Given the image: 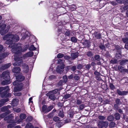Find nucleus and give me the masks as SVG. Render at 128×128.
<instances>
[{
	"mask_svg": "<svg viewBox=\"0 0 128 128\" xmlns=\"http://www.w3.org/2000/svg\"><path fill=\"white\" fill-rule=\"evenodd\" d=\"M4 90H5V91L4 92L2 93L1 95V96L2 98L4 97H7V93L8 91L9 90V88L8 90H6V89Z\"/></svg>",
	"mask_w": 128,
	"mask_h": 128,
	"instance_id": "obj_20",
	"label": "nucleus"
},
{
	"mask_svg": "<svg viewBox=\"0 0 128 128\" xmlns=\"http://www.w3.org/2000/svg\"><path fill=\"white\" fill-rule=\"evenodd\" d=\"M128 62V60H122L120 62V65H123Z\"/></svg>",
	"mask_w": 128,
	"mask_h": 128,
	"instance_id": "obj_25",
	"label": "nucleus"
},
{
	"mask_svg": "<svg viewBox=\"0 0 128 128\" xmlns=\"http://www.w3.org/2000/svg\"><path fill=\"white\" fill-rule=\"evenodd\" d=\"M3 39L6 40V44H9L8 47L12 48V52L14 53V60L15 62L13 65L14 66H18L22 64L23 62L21 57L19 56L20 53L26 51L28 48V46L26 45L22 47V44L15 43L14 42L18 41L20 38L16 35H14L12 34H8L3 37Z\"/></svg>",
	"mask_w": 128,
	"mask_h": 128,
	"instance_id": "obj_1",
	"label": "nucleus"
},
{
	"mask_svg": "<svg viewBox=\"0 0 128 128\" xmlns=\"http://www.w3.org/2000/svg\"><path fill=\"white\" fill-rule=\"evenodd\" d=\"M99 47L100 49L102 50H105V48L104 45L102 44H100L99 46Z\"/></svg>",
	"mask_w": 128,
	"mask_h": 128,
	"instance_id": "obj_48",
	"label": "nucleus"
},
{
	"mask_svg": "<svg viewBox=\"0 0 128 128\" xmlns=\"http://www.w3.org/2000/svg\"><path fill=\"white\" fill-rule=\"evenodd\" d=\"M8 100L9 99L8 98L2 99L0 101V104L2 106L4 105L5 103L8 101Z\"/></svg>",
	"mask_w": 128,
	"mask_h": 128,
	"instance_id": "obj_15",
	"label": "nucleus"
},
{
	"mask_svg": "<svg viewBox=\"0 0 128 128\" xmlns=\"http://www.w3.org/2000/svg\"><path fill=\"white\" fill-rule=\"evenodd\" d=\"M20 70V68L19 67H15L12 69V72L15 73H19Z\"/></svg>",
	"mask_w": 128,
	"mask_h": 128,
	"instance_id": "obj_12",
	"label": "nucleus"
},
{
	"mask_svg": "<svg viewBox=\"0 0 128 128\" xmlns=\"http://www.w3.org/2000/svg\"><path fill=\"white\" fill-rule=\"evenodd\" d=\"M54 115V113L51 112L47 115V117L48 118H52Z\"/></svg>",
	"mask_w": 128,
	"mask_h": 128,
	"instance_id": "obj_51",
	"label": "nucleus"
},
{
	"mask_svg": "<svg viewBox=\"0 0 128 128\" xmlns=\"http://www.w3.org/2000/svg\"><path fill=\"white\" fill-rule=\"evenodd\" d=\"M82 68V65L80 64H79L78 65L77 68L78 69H81Z\"/></svg>",
	"mask_w": 128,
	"mask_h": 128,
	"instance_id": "obj_64",
	"label": "nucleus"
},
{
	"mask_svg": "<svg viewBox=\"0 0 128 128\" xmlns=\"http://www.w3.org/2000/svg\"><path fill=\"white\" fill-rule=\"evenodd\" d=\"M64 56V55L63 54L61 53H59L58 54L57 56V57L59 58H60L63 57Z\"/></svg>",
	"mask_w": 128,
	"mask_h": 128,
	"instance_id": "obj_45",
	"label": "nucleus"
},
{
	"mask_svg": "<svg viewBox=\"0 0 128 128\" xmlns=\"http://www.w3.org/2000/svg\"><path fill=\"white\" fill-rule=\"evenodd\" d=\"M1 78H3L4 79H10V72L8 71H6L4 72L0 75Z\"/></svg>",
	"mask_w": 128,
	"mask_h": 128,
	"instance_id": "obj_4",
	"label": "nucleus"
},
{
	"mask_svg": "<svg viewBox=\"0 0 128 128\" xmlns=\"http://www.w3.org/2000/svg\"><path fill=\"white\" fill-rule=\"evenodd\" d=\"M26 117V115L24 114H20V118H21V119L22 120L25 119Z\"/></svg>",
	"mask_w": 128,
	"mask_h": 128,
	"instance_id": "obj_37",
	"label": "nucleus"
},
{
	"mask_svg": "<svg viewBox=\"0 0 128 128\" xmlns=\"http://www.w3.org/2000/svg\"><path fill=\"white\" fill-rule=\"evenodd\" d=\"M58 91V89H55L49 92L47 94V96H48L49 98L52 100H54L56 99L55 94H56Z\"/></svg>",
	"mask_w": 128,
	"mask_h": 128,
	"instance_id": "obj_3",
	"label": "nucleus"
},
{
	"mask_svg": "<svg viewBox=\"0 0 128 128\" xmlns=\"http://www.w3.org/2000/svg\"><path fill=\"white\" fill-rule=\"evenodd\" d=\"M53 106L51 105L47 108V112L51 110H52L53 108Z\"/></svg>",
	"mask_w": 128,
	"mask_h": 128,
	"instance_id": "obj_33",
	"label": "nucleus"
},
{
	"mask_svg": "<svg viewBox=\"0 0 128 128\" xmlns=\"http://www.w3.org/2000/svg\"><path fill=\"white\" fill-rule=\"evenodd\" d=\"M13 123L10 124H8L7 126L8 128H12L14 127L15 125L14 124V123L13 122Z\"/></svg>",
	"mask_w": 128,
	"mask_h": 128,
	"instance_id": "obj_38",
	"label": "nucleus"
},
{
	"mask_svg": "<svg viewBox=\"0 0 128 128\" xmlns=\"http://www.w3.org/2000/svg\"><path fill=\"white\" fill-rule=\"evenodd\" d=\"M83 44L86 46H88V42L87 40H85L84 42L82 43Z\"/></svg>",
	"mask_w": 128,
	"mask_h": 128,
	"instance_id": "obj_49",
	"label": "nucleus"
},
{
	"mask_svg": "<svg viewBox=\"0 0 128 128\" xmlns=\"http://www.w3.org/2000/svg\"><path fill=\"white\" fill-rule=\"evenodd\" d=\"M34 54V53L32 52H29L23 55L24 57H29L32 56Z\"/></svg>",
	"mask_w": 128,
	"mask_h": 128,
	"instance_id": "obj_11",
	"label": "nucleus"
},
{
	"mask_svg": "<svg viewBox=\"0 0 128 128\" xmlns=\"http://www.w3.org/2000/svg\"><path fill=\"white\" fill-rule=\"evenodd\" d=\"M18 99H14L12 102V105L14 106H17L18 104Z\"/></svg>",
	"mask_w": 128,
	"mask_h": 128,
	"instance_id": "obj_13",
	"label": "nucleus"
},
{
	"mask_svg": "<svg viewBox=\"0 0 128 128\" xmlns=\"http://www.w3.org/2000/svg\"><path fill=\"white\" fill-rule=\"evenodd\" d=\"M94 74L96 75V76H99L101 75L100 73L97 71H95L94 72Z\"/></svg>",
	"mask_w": 128,
	"mask_h": 128,
	"instance_id": "obj_47",
	"label": "nucleus"
},
{
	"mask_svg": "<svg viewBox=\"0 0 128 128\" xmlns=\"http://www.w3.org/2000/svg\"><path fill=\"white\" fill-rule=\"evenodd\" d=\"M73 32H72L71 30L67 31L65 33V34L69 37L71 36H72V34H73L74 33Z\"/></svg>",
	"mask_w": 128,
	"mask_h": 128,
	"instance_id": "obj_17",
	"label": "nucleus"
},
{
	"mask_svg": "<svg viewBox=\"0 0 128 128\" xmlns=\"http://www.w3.org/2000/svg\"><path fill=\"white\" fill-rule=\"evenodd\" d=\"M122 40L126 44L128 43V38H124L122 39Z\"/></svg>",
	"mask_w": 128,
	"mask_h": 128,
	"instance_id": "obj_52",
	"label": "nucleus"
},
{
	"mask_svg": "<svg viewBox=\"0 0 128 128\" xmlns=\"http://www.w3.org/2000/svg\"><path fill=\"white\" fill-rule=\"evenodd\" d=\"M95 78L98 80L100 81L102 80L100 76H96Z\"/></svg>",
	"mask_w": 128,
	"mask_h": 128,
	"instance_id": "obj_59",
	"label": "nucleus"
},
{
	"mask_svg": "<svg viewBox=\"0 0 128 128\" xmlns=\"http://www.w3.org/2000/svg\"><path fill=\"white\" fill-rule=\"evenodd\" d=\"M108 123L107 121H100L99 122L98 126L100 128L104 127L106 128L108 126Z\"/></svg>",
	"mask_w": 128,
	"mask_h": 128,
	"instance_id": "obj_5",
	"label": "nucleus"
},
{
	"mask_svg": "<svg viewBox=\"0 0 128 128\" xmlns=\"http://www.w3.org/2000/svg\"><path fill=\"white\" fill-rule=\"evenodd\" d=\"M115 124L114 122H112L110 123L109 126L110 127L112 128L115 126Z\"/></svg>",
	"mask_w": 128,
	"mask_h": 128,
	"instance_id": "obj_44",
	"label": "nucleus"
},
{
	"mask_svg": "<svg viewBox=\"0 0 128 128\" xmlns=\"http://www.w3.org/2000/svg\"><path fill=\"white\" fill-rule=\"evenodd\" d=\"M107 119L109 121H112L114 120V117L112 116H110L108 117Z\"/></svg>",
	"mask_w": 128,
	"mask_h": 128,
	"instance_id": "obj_31",
	"label": "nucleus"
},
{
	"mask_svg": "<svg viewBox=\"0 0 128 128\" xmlns=\"http://www.w3.org/2000/svg\"><path fill=\"white\" fill-rule=\"evenodd\" d=\"M120 100L117 99L116 100V104L114 105V109L118 110V112L120 113Z\"/></svg>",
	"mask_w": 128,
	"mask_h": 128,
	"instance_id": "obj_6",
	"label": "nucleus"
},
{
	"mask_svg": "<svg viewBox=\"0 0 128 128\" xmlns=\"http://www.w3.org/2000/svg\"><path fill=\"white\" fill-rule=\"evenodd\" d=\"M95 60L98 61H100V57L99 55H96L94 56Z\"/></svg>",
	"mask_w": 128,
	"mask_h": 128,
	"instance_id": "obj_32",
	"label": "nucleus"
},
{
	"mask_svg": "<svg viewBox=\"0 0 128 128\" xmlns=\"http://www.w3.org/2000/svg\"><path fill=\"white\" fill-rule=\"evenodd\" d=\"M55 78L56 77L52 75L49 76V78L51 80L53 78Z\"/></svg>",
	"mask_w": 128,
	"mask_h": 128,
	"instance_id": "obj_60",
	"label": "nucleus"
},
{
	"mask_svg": "<svg viewBox=\"0 0 128 128\" xmlns=\"http://www.w3.org/2000/svg\"><path fill=\"white\" fill-rule=\"evenodd\" d=\"M82 102V101L81 100H78L77 101L76 104L78 105H80L81 104Z\"/></svg>",
	"mask_w": 128,
	"mask_h": 128,
	"instance_id": "obj_56",
	"label": "nucleus"
},
{
	"mask_svg": "<svg viewBox=\"0 0 128 128\" xmlns=\"http://www.w3.org/2000/svg\"><path fill=\"white\" fill-rule=\"evenodd\" d=\"M64 60H62L61 59H59L58 61V64H62H62H63V63H64Z\"/></svg>",
	"mask_w": 128,
	"mask_h": 128,
	"instance_id": "obj_35",
	"label": "nucleus"
},
{
	"mask_svg": "<svg viewBox=\"0 0 128 128\" xmlns=\"http://www.w3.org/2000/svg\"><path fill=\"white\" fill-rule=\"evenodd\" d=\"M27 119L29 121H31L32 119V118L31 116H28V117Z\"/></svg>",
	"mask_w": 128,
	"mask_h": 128,
	"instance_id": "obj_61",
	"label": "nucleus"
},
{
	"mask_svg": "<svg viewBox=\"0 0 128 128\" xmlns=\"http://www.w3.org/2000/svg\"><path fill=\"white\" fill-rule=\"evenodd\" d=\"M6 25L5 24H2L0 27V34L2 35H4L6 33L10 28L9 26L6 27Z\"/></svg>",
	"mask_w": 128,
	"mask_h": 128,
	"instance_id": "obj_2",
	"label": "nucleus"
},
{
	"mask_svg": "<svg viewBox=\"0 0 128 128\" xmlns=\"http://www.w3.org/2000/svg\"><path fill=\"white\" fill-rule=\"evenodd\" d=\"M9 89V86H4L0 88V93L4 90L6 89V90H8Z\"/></svg>",
	"mask_w": 128,
	"mask_h": 128,
	"instance_id": "obj_26",
	"label": "nucleus"
},
{
	"mask_svg": "<svg viewBox=\"0 0 128 128\" xmlns=\"http://www.w3.org/2000/svg\"><path fill=\"white\" fill-rule=\"evenodd\" d=\"M110 62L111 63L113 64H115L118 63V60H117L116 59L111 60H110Z\"/></svg>",
	"mask_w": 128,
	"mask_h": 128,
	"instance_id": "obj_36",
	"label": "nucleus"
},
{
	"mask_svg": "<svg viewBox=\"0 0 128 128\" xmlns=\"http://www.w3.org/2000/svg\"><path fill=\"white\" fill-rule=\"evenodd\" d=\"M13 117L11 115H9L7 116L4 118V120H7V122L8 123H12L14 122L12 120Z\"/></svg>",
	"mask_w": 128,
	"mask_h": 128,
	"instance_id": "obj_8",
	"label": "nucleus"
},
{
	"mask_svg": "<svg viewBox=\"0 0 128 128\" xmlns=\"http://www.w3.org/2000/svg\"><path fill=\"white\" fill-rule=\"evenodd\" d=\"M11 66V64L10 63L6 64L2 66L1 68L3 70H4L8 68Z\"/></svg>",
	"mask_w": 128,
	"mask_h": 128,
	"instance_id": "obj_19",
	"label": "nucleus"
},
{
	"mask_svg": "<svg viewBox=\"0 0 128 128\" xmlns=\"http://www.w3.org/2000/svg\"><path fill=\"white\" fill-rule=\"evenodd\" d=\"M4 80H3L2 82V84L3 85H4L6 84H8V82L10 80L7 79H4Z\"/></svg>",
	"mask_w": 128,
	"mask_h": 128,
	"instance_id": "obj_23",
	"label": "nucleus"
},
{
	"mask_svg": "<svg viewBox=\"0 0 128 128\" xmlns=\"http://www.w3.org/2000/svg\"><path fill=\"white\" fill-rule=\"evenodd\" d=\"M64 65H59L58 66L56 69V71L60 74H62L63 72V70L64 68Z\"/></svg>",
	"mask_w": 128,
	"mask_h": 128,
	"instance_id": "obj_7",
	"label": "nucleus"
},
{
	"mask_svg": "<svg viewBox=\"0 0 128 128\" xmlns=\"http://www.w3.org/2000/svg\"><path fill=\"white\" fill-rule=\"evenodd\" d=\"M98 118L100 120H104L106 118V117L103 116H98Z\"/></svg>",
	"mask_w": 128,
	"mask_h": 128,
	"instance_id": "obj_46",
	"label": "nucleus"
},
{
	"mask_svg": "<svg viewBox=\"0 0 128 128\" xmlns=\"http://www.w3.org/2000/svg\"><path fill=\"white\" fill-rule=\"evenodd\" d=\"M84 107V104H82L79 106V108L80 110H83Z\"/></svg>",
	"mask_w": 128,
	"mask_h": 128,
	"instance_id": "obj_54",
	"label": "nucleus"
},
{
	"mask_svg": "<svg viewBox=\"0 0 128 128\" xmlns=\"http://www.w3.org/2000/svg\"><path fill=\"white\" fill-rule=\"evenodd\" d=\"M109 86L111 89L113 90L115 88V87L114 85L111 83L110 84Z\"/></svg>",
	"mask_w": 128,
	"mask_h": 128,
	"instance_id": "obj_53",
	"label": "nucleus"
},
{
	"mask_svg": "<svg viewBox=\"0 0 128 128\" xmlns=\"http://www.w3.org/2000/svg\"><path fill=\"white\" fill-rule=\"evenodd\" d=\"M71 96L72 94H66L64 95V99H66L70 97Z\"/></svg>",
	"mask_w": 128,
	"mask_h": 128,
	"instance_id": "obj_28",
	"label": "nucleus"
},
{
	"mask_svg": "<svg viewBox=\"0 0 128 128\" xmlns=\"http://www.w3.org/2000/svg\"><path fill=\"white\" fill-rule=\"evenodd\" d=\"M23 68V71L25 73L28 72L29 70V68L28 64H24L22 65Z\"/></svg>",
	"mask_w": 128,
	"mask_h": 128,
	"instance_id": "obj_9",
	"label": "nucleus"
},
{
	"mask_svg": "<svg viewBox=\"0 0 128 128\" xmlns=\"http://www.w3.org/2000/svg\"><path fill=\"white\" fill-rule=\"evenodd\" d=\"M70 40L72 42L74 43L77 42V38L75 37H72L70 38Z\"/></svg>",
	"mask_w": 128,
	"mask_h": 128,
	"instance_id": "obj_34",
	"label": "nucleus"
},
{
	"mask_svg": "<svg viewBox=\"0 0 128 128\" xmlns=\"http://www.w3.org/2000/svg\"><path fill=\"white\" fill-rule=\"evenodd\" d=\"M63 78L64 82L66 83L68 80V78L67 76H63Z\"/></svg>",
	"mask_w": 128,
	"mask_h": 128,
	"instance_id": "obj_50",
	"label": "nucleus"
},
{
	"mask_svg": "<svg viewBox=\"0 0 128 128\" xmlns=\"http://www.w3.org/2000/svg\"><path fill=\"white\" fill-rule=\"evenodd\" d=\"M59 112L58 113V116L61 117L63 118L64 116V114L63 113V111L62 109H60L59 110Z\"/></svg>",
	"mask_w": 128,
	"mask_h": 128,
	"instance_id": "obj_22",
	"label": "nucleus"
},
{
	"mask_svg": "<svg viewBox=\"0 0 128 128\" xmlns=\"http://www.w3.org/2000/svg\"><path fill=\"white\" fill-rule=\"evenodd\" d=\"M74 79L76 80H78L79 78V77L78 76L76 75L74 77Z\"/></svg>",
	"mask_w": 128,
	"mask_h": 128,
	"instance_id": "obj_62",
	"label": "nucleus"
},
{
	"mask_svg": "<svg viewBox=\"0 0 128 128\" xmlns=\"http://www.w3.org/2000/svg\"><path fill=\"white\" fill-rule=\"evenodd\" d=\"M16 80L19 82H21L24 80L25 79L24 77L21 75H19L16 77Z\"/></svg>",
	"mask_w": 128,
	"mask_h": 128,
	"instance_id": "obj_10",
	"label": "nucleus"
},
{
	"mask_svg": "<svg viewBox=\"0 0 128 128\" xmlns=\"http://www.w3.org/2000/svg\"><path fill=\"white\" fill-rule=\"evenodd\" d=\"M78 52L71 53V58L72 60L74 59L78 56Z\"/></svg>",
	"mask_w": 128,
	"mask_h": 128,
	"instance_id": "obj_14",
	"label": "nucleus"
},
{
	"mask_svg": "<svg viewBox=\"0 0 128 128\" xmlns=\"http://www.w3.org/2000/svg\"><path fill=\"white\" fill-rule=\"evenodd\" d=\"M115 118L117 120H119L120 118V114L118 113H116L114 114Z\"/></svg>",
	"mask_w": 128,
	"mask_h": 128,
	"instance_id": "obj_30",
	"label": "nucleus"
},
{
	"mask_svg": "<svg viewBox=\"0 0 128 128\" xmlns=\"http://www.w3.org/2000/svg\"><path fill=\"white\" fill-rule=\"evenodd\" d=\"M10 111H8L7 112L3 113L0 115V118H3L5 117L7 114H9L10 112Z\"/></svg>",
	"mask_w": 128,
	"mask_h": 128,
	"instance_id": "obj_21",
	"label": "nucleus"
},
{
	"mask_svg": "<svg viewBox=\"0 0 128 128\" xmlns=\"http://www.w3.org/2000/svg\"><path fill=\"white\" fill-rule=\"evenodd\" d=\"M91 67L90 65L88 64L86 65L85 68L89 70Z\"/></svg>",
	"mask_w": 128,
	"mask_h": 128,
	"instance_id": "obj_55",
	"label": "nucleus"
},
{
	"mask_svg": "<svg viewBox=\"0 0 128 128\" xmlns=\"http://www.w3.org/2000/svg\"><path fill=\"white\" fill-rule=\"evenodd\" d=\"M71 70L73 71H74L76 70V66H73L71 68Z\"/></svg>",
	"mask_w": 128,
	"mask_h": 128,
	"instance_id": "obj_57",
	"label": "nucleus"
},
{
	"mask_svg": "<svg viewBox=\"0 0 128 128\" xmlns=\"http://www.w3.org/2000/svg\"><path fill=\"white\" fill-rule=\"evenodd\" d=\"M128 92L126 91H120V96L126 95L128 94Z\"/></svg>",
	"mask_w": 128,
	"mask_h": 128,
	"instance_id": "obj_41",
	"label": "nucleus"
},
{
	"mask_svg": "<svg viewBox=\"0 0 128 128\" xmlns=\"http://www.w3.org/2000/svg\"><path fill=\"white\" fill-rule=\"evenodd\" d=\"M10 106H4L2 108L1 110L2 112H5L7 111H9L8 110V109L10 108Z\"/></svg>",
	"mask_w": 128,
	"mask_h": 128,
	"instance_id": "obj_16",
	"label": "nucleus"
},
{
	"mask_svg": "<svg viewBox=\"0 0 128 128\" xmlns=\"http://www.w3.org/2000/svg\"><path fill=\"white\" fill-rule=\"evenodd\" d=\"M28 36V35L26 34H25L24 36H23L22 38L23 39H25L26 38H27Z\"/></svg>",
	"mask_w": 128,
	"mask_h": 128,
	"instance_id": "obj_63",
	"label": "nucleus"
},
{
	"mask_svg": "<svg viewBox=\"0 0 128 128\" xmlns=\"http://www.w3.org/2000/svg\"><path fill=\"white\" fill-rule=\"evenodd\" d=\"M94 34V36L97 39H100L101 38V34L100 33H98L97 32H95Z\"/></svg>",
	"mask_w": 128,
	"mask_h": 128,
	"instance_id": "obj_18",
	"label": "nucleus"
},
{
	"mask_svg": "<svg viewBox=\"0 0 128 128\" xmlns=\"http://www.w3.org/2000/svg\"><path fill=\"white\" fill-rule=\"evenodd\" d=\"M9 54V53L8 52H4V53L0 54V55H2V58H3L4 57H6L8 56Z\"/></svg>",
	"mask_w": 128,
	"mask_h": 128,
	"instance_id": "obj_40",
	"label": "nucleus"
},
{
	"mask_svg": "<svg viewBox=\"0 0 128 128\" xmlns=\"http://www.w3.org/2000/svg\"><path fill=\"white\" fill-rule=\"evenodd\" d=\"M29 49L30 50H36V48L34 47V45H32L30 47Z\"/></svg>",
	"mask_w": 128,
	"mask_h": 128,
	"instance_id": "obj_42",
	"label": "nucleus"
},
{
	"mask_svg": "<svg viewBox=\"0 0 128 128\" xmlns=\"http://www.w3.org/2000/svg\"><path fill=\"white\" fill-rule=\"evenodd\" d=\"M53 120L55 122H58L61 120L60 118L57 116H54L53 118Z\"/></svg>",
	"mask_w": 128,
	"mask_h": 128,
	"instance_id": "obj_29",
	"label": "nucleus"
},
{
	"mask_svg": "<svg viewBox=\"0 0 128 128\" xmlns=\"http://www.w3.org/2000/svg\"><path fill=\"white\" fill-rule=\"evenodd\" d=\"M26 128H33V126L31 123L29 122L26 124Z\"/></svg>",
	"mask_w": 128,
	"mask_h": 128,
	"instance_id": "obj_27",
	"label": "nucleus"
},
{
	"mask_svg": "<svg viewBox=\"0 0 128 128\" xmlns=\"http://www.w3.org/2000/svg\"><path fill=\"white\" fill-rule=\"evenodd\" d=\"M47 107L46 106L44 105L42 108V110L43 112L44 113H47Z\"/></svg>",
	"mask_w": 128,
	"mask_h": 128,
	"instance_id": "obj_24",
	"label": "nucleus"
},
{
	"mask_svg": "<svg viewBox=\"0 0 128 128\" xmlns=\"http://www.w3.org/2000/svg\"><path fill=\"white\" fill-rule=\"evenodd\" d=\"M19 82V81L18 80H16L15 81L13 82V84L14 85V86H18L20 84V83Z\"/></svg>",
	"mask_w": 128,
	"mask_h": 128,
	"instance_id": "obj_39",
	"label": "nucleus"
},
{
	"mask_svg": "<svg viewBox=\"0 0 128 128\" xmlns=\"http://www.w3.org/2000/svg\"><path fill=\"white\" fill-rule=\"evenodd\" d=\"M128 3V0H120V3H124V4Z\"/></svg>",
	"mask_w": 128,
	"mask_h": 128,
	"instance_id": "obj_43",
	"label": "nucleus"
},
{
	"mask_svg": "<svg viewBox=\"0 0 128 128\" xmlns=\"http://www.w3.org/2000/svg\"><path fill=\"white\" fill-rule=\"evenodd\" d=\"M87 55L89 56H91L92 55V53L90 52H88L87 53Z\"/></svg>",
	"mask_w": 128,
	"mask_h": 128,
	"instance_id": "obj_58",
	"label": "nucleus"
}]
</instances>
